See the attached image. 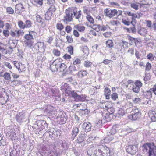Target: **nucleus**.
Instances as JSON below:
<instances>
[{
  "label": "nucleus",
  "instance_id": "1",
  "mask_svg": "<svg viewBox=\"0 0 156 156\" xmlns=\"http://www.w3.org/2000/svg\"><path fill=\"white\" fill-rule=\"evenodd\" d=\"M143 152L148 156H156V145L153 143H147L144 144L142 147Z\"/></svg>",
  "mask_w": 156,
  "mask_h": 156
},
{
  "label": "nucleus",
  "instance_id": "2",
  "mask_svg": "<svg viewBox=\"0 0 156 156\" xmlns=\"http://www.w3.org/2000/svg\"><path fill=\"white\" fill-rule=\"evenodd\" d=\"M105 15L110 18H112L113 16L117 15L119 16L122 14V12L119 10L117 11L115 9L113 10L110 8H107L104 10Z\"/></svg>",
  "mask_w": 156,
  "mask_h": 156
},
{
  "label": "nucleus",
  "instance_id": "3",
  "mask_svg": "<svg viewBox=\"0 0 156 156\" xmlns=\"http://www.w3.org/2000/svg\"><path fill=\"white\" fill-rule=\"evenodd\" d=\"M138 143L136 142L133 145H129L126 147V151L131 154H135L138 151Z\"/></svg>",
  "mask_w": 156,
  "mask_h": 156
},
{
  "label": "nucleus",
  "instance_id": "4",
  "mask_svg": "<svg viewBox=\"0 0 156 156\" xmlns=\"http://www.w3.org/2000/svg\"><path fill=\"white\" fill-rule=\"evenodd\" d=\"M77 12L76 8H75L73 10H71L69 11L66 12V15L64 17V20L67 22H70L72 20L73 16H75L76 15Z\"/></svg>",
  "mask_w": 156,
  "mask_h": 156
},
{
  "label": "nucleus",
  "instance_id": "5",
  "mask_svg": "<svg viewBox=\"0 0 156 156\" xmlns=\"http://www.w3.org/2000/svg\"><path fill=\"white\" fill-rule=\"evenodd\" d=\"M87 153L90 156H102L101 151L100 147L98 150L95 147H91L88 150Z\"/></svg>",
  "mask_w": 156,
  "mask_h": 156
},
{
  "label": "nucleus",
  "instance_id": "6",
  "mask_svg": "<svg viewBox=\"0 0 156 156\" xmlns=\"http://www.w3.org/2000/svg\"><path fill=\"white\" fill-rule=\"evenodd\" d=\"M71 95L76 101H85L86 99V95H79L74 90H73L71 92Z\"/></svg>",
  "mask_w": 156,
  "mask_h": 156
},
{
  "label": "nucleus",
  "instance_id": "7",
  "mask_svg": "<svg viewBox=\"0 0 156 156\" xmlns=\"http://www.w3.org/2000/svg\"><path fill=\"white\" fill-rule=\"evenodd\" d=\"M132 113L131 115L128 116L129 118L133 120H136L139 118L141 114L139 112L138 108L134 109L131 112Z\"/></svg>",
  "mask_w": 156,
  "mask_h": 156
},
{
  "label": "nucleus",
  "instance_id": "8",
  "mask_svg": "<svg viewBox=\"0 0 156 156\" xmlns=\"http://www.w3.org/2000/svg\"><path fill=\"white\" fill-rule=\"evenodd\" d=\"M116 132L115 129H112L107 136L102 140L103 143H107L112 141L114 138L113 135L115 134Z\"/></svg>",
  "mask_w": 156,
  "mask_h": 156
},
{
  "label": "nucleus",
  "instance_id": "9",
  "mask_svg": "<svg viewBox=\"0 0 156 156\" xmlns=\"http://www.w3.org/2000/svg\"><path fill=\"white\" fill-rule=\"evenodd\" d=\"M36 125L39 127L38 128L40 131L43 129L46 130L48 129V124L45 120H38L36 122Z\"/></svg>",
  "mask_w": 156,
  "mask_h": 156
},
{
  "label": "nucleus",
  "instance_id": "10",
  "mask_svg": "<svg viewBox=\"0 0 156 156\" xmlns=\"http://www.w3.org/2000/svg\"><path fill=\"white\" fill-rule=\"evenodd\" d=\"M13 64L18 70L19 72H24L26 70L25 65L22 64L21 63H20L17 61H14L12 62Z\"/></svg>",
  "mask_w": 156,
  "mask_h": 156
},
{
  "label": "nucleus",
  "instance_id": "11",
  "mask_svg": "<svg viewBox=\"0 0 156 156\" xmlns=\"http://www.w3.org/2000/svg\"><path fill=\"white\" fill-rule=\"evenodd\" d=\"M142 86V83L140 80H136L132 88V90L135 93H138L140 90V88Z\"/></svg>",
  "mask_w": 156,
  "mask_h": 156
},
{
  "label": "nucleus",
  "instance_id": "12",
  "mask_svg": "<svg viewBox=\"0 0 156 156\" xmlns=\"http://www.w3.org/2000/svg\"><path fill=\"white\" fill-rule=\"evenodd\" d=\"M25 115L24 112H22L18 113L16 115L15 119L19 123H21L24 119Z\"/></svg>",
  "mask_w": 156,
  "mask_h": 156
},
{
  "label": "nucleus",
  "instance_id": "13",
  "mask_svg": "<svg viewBox=\"0 0 156 156\" xmlns=\"http://www.w3.org/2000/svg\"><path fill=\"white\" fill-rule=\"evenodd\" d=\"M37 33L34 31H30L28 34H25L24 38L27 40H31L35 37Z\"/></svg>",
  "mask_w": 156,
  "mask_h": 156
},
{
  "label": "nucleus",
  "instance_id": "14",
  "mask_svg": "<svg viewBox=\"0 0 156 156\" xmlns=\"http://www.w3.org/2000/svg\"><path fill=\"white\" fill-rule=\"evenodd\" d=\"M100 148L101 151L102 156H109V155L110 151L109 149L106 147H104L103 146H100Z\"/></svg>",
  "mask_w": 156,
  "mask_h": 156
},
{
  "label": "nucleus",
  "instance_id": "15",
  "mask_svg": "<svg viewBox=\"0 0 156 156\" xmlns=\"http://www.w3.org/2000/svg\"><path fill=\"white\" fill-rule=\"evenodd\" d=\"M59 60L57 59L55 60L53 63L51 64L50 66V69L52 72H55L57 71L58 69V63Z\"/></svg>",
  "mask_w": 156,
  "mask_h": 156
},
{
  "label": "nucleus",
  "instance_id": "16",
  "mask_svg": "<svg viewBox=\"0 0 156 156\" xmlns=\"http://www.w3.org/2000/svg\"><path fill=\"white\" fill-rule=\"evenodd\" d=\"M61 90L63 91H65L67 94H71V88L69 86L68 84L65 83L61 87Z\"/></svg>",
  "mask_w": 156,
  "mask_h": 156
},
{
  "label": "nucleus",
  "instance_id": "17",
  "mask_svg": "<svg viewBox=\"0 0 156 156\" xmlns=\"http://www.w3.org/2000/svg\"><path fill=\"white\" fill-rule=\"evenodd\" d=\"M33 48L37 50H44V45L43 42H38L33 47Z\"/></svg>",
  "mask_w": 156,
  "mask_h": 156
},
{
  "label": "nucleus",
  "instance_id": "18",
  "mask_svg": "<svg viewBox=\"0 0 156 156\" xmlns=\"http://www.w3.org/2000/svg\"><path fill=\"white\" fill-rule=\"evenodd\" d=\"M143 94L142 96H143V98L149 99L152 97V93L150 90H147L145 91H142ZM141 94H142L141 93Z\"/></svg>",
  "mask_w": 156,
  "mask_h": 156
},
{
  "label": "nucleus",
  "instance_id": "19",
  "mask_svg": "<svg viewBox=\"0 0 156 156\" xmlns=\"http://www.w3.org/2000/svg\"><path fill=\"white\" fill-rule=\"evenodd\" d=\"M59 60L58 63V69H60V72H64L67 67L66 65L63 63H61V61H62V59H58Z\"/></svg>",
  "mask_w": 156,
  "mask_h": 156
},
{
  "label": "nucleus",
  "instance_id": "20",
  "mask_svg": "<svg viewBox=\"0 0 156 156\" xmlns=\"http://www.w3.org/2000/svg\"><path fill=\"white\" fill-rule=\"evenodd\" d=\"M79 131V129L77 127H74L72 131L71 138L73 140L76 136Z\"/></svg>",
  "mask_w": 156,
  "mask_h": 156
},
{
  "label": "nucleus",
  "instance_id": "21",
  "mask_svg": "<svg viewBox=\"0 0 156 156\" xmlns=\"http://www.w3.org/2000/svg\"><path fill=\"white\" fill-rule=\"evenodd\" d=\"M73 65L76 66L78 68H80L81 64L80 60L77 58H74L73 60Z\"/></svg>",
  "mask_w": 156,
  "mask_h": 156
},
{
  "label": "nucleus",
  "instance_id": "22",
  "mask_svg": "<svg viewBox=\"0 0 156 156\" xmlns=\"http://www.w3.org/2000/svg\"><path fill=\"white\" fill-rule=\"evenodd\" d=\"M83 128L87 131H90L91 130V124L90 122H85L82 125Z\"/></svg>",
  "mask_w": 156,
  "mask_h": 156
},
{
  "label": "nucleus",
  "instance_id": "23",
  "mask_svg": "<svg viewBox=\"0 0 156 156\" xmlns=\"http://www.w3.org/2000/svg\"><path fill=\"white\" fill-rule=\"evenodd\" d=\"M88 74L86 70H81L78 73V75L79 77L82 78L87 76Z\"/></svg>",
  "mask_w": 156,
  "mask_h": 156
},
{
  "label": "nucleus",
  "instance_id": "24",
  "mask_svg": "<svg viewBox=\"0 0 156 156\" xmlns=\"http://www.w3.org/2000/svg\"><path fill=\"white\" fill-rule=\"evenodd\" d=\"M128 43L127 42L124 41L120 42L119 45L121 48V49L126 48L128 47Z\"/></svg>",
  "mask_w": 156,
  "mask_h": 156
},
{
  "label": "nucleus",
  "instance_id": "25",
  "mask_svg": "<svg viewBox=\"0 0 156 156\" xmlns=\"http://www.w3.org/2000/svg\"><path fill=\"white\" fill-rule=\"evenodd\" d=\"M54 109V108L50 105H48L45 108L44 112L48 113H50Z\"/></svg>",
  "mask_w": 156,
  "mask_h": 156
},
{
  "label": "nucleus",
  "instance_id": "26",
  "mask_svg": "<svg viewBox=\"0 0 156 156\" xmlns=\"http://www.w3.org/2000/svg\"><path fill=\"white\" fill-rule=\"evenodd\" d=\"M79 68H78V67H77V68H76L75 66L74 65H71L69 67V69L70 71V72L71 73H73L75 72H76L77 71Z\"/></svg>",
  "mask_w": 156,
  "mask_h": 156
},
{
  "label": "nucleus",
  "instance_id": "27",
  "mask_svg": "<svg viewBox=\"0 0 156 156\" xmlns=\"http://www.w3.org/2000/svg\"><path fill=\"white\" fill-rule=\"evenodd\" d=\"M111 94V90L108 88H105L104 90V94L107 99L109 98V95Z\"/></svg>",
  "mask_w": 156,
  "mask_h": 156
},
{
  "label": "nucleus",
  "instance_id": "28",
  "mask_svg": "<svg viewBox=\"0 0 156 156\" xmlns=\"http://www.w3.org/2000/svg\"><path fill=\"white\" fill-rule=\"evenodd\" d=\"M74 28L80 32L83 31L85 29V27H84L78 25L75 26H74Z\"/></svg>",
  "mask_w": 156,
  "mask_h": 156
},
{
  "label": "nucleus",
  "instance_id": "29",
  "mask_svg": "<svg viewBox=\"0 0 156 156\" xmlns=\"http://www.w3.org/2000/svg\"><path fill=\"white\" fill-rule=\"evenodd\" d=\"M46 57L42 55H40L37 57V60L39 61L40 63H41L46 59Z\"/></svg>",
  "mask_w": 156,
  "mask_h": 156
},
{
  "label": "nucleus",
  "instance_id": "30",
  "mask_svg": "<svg viewBox=\"0 0 156 156\" xmlns=\"http://www.w3.org/2000/svg\"><path fill=\"white\" fill-rule=\"evenodd\" d=\"M86 18L87 21L91 24H93L94 23V20L92 17L90 15H87Z\"/></svg>",
  "mask_w": 156,
  "mask_h": 156
},
{
  "label": "nucleus",
  "instance_id": "31",
  "mask_svg": "<svg viewBox=\"0 0 156 156\" xmlns=\"http://www.w3.org/2000/svg\"><path fill=\"white\" fill-rule=\"evenodd\" d=\"M106 44L107 47L111 48L113 47V42L111 40H109L107 41L106 42Z\"/></svg>",
  "mask_w": 156,
  "mask_h": 156
},
{
  "label": "nucleus",
  "instance_id": "32",
  "mask_svg": "<svg viewBox=\"0 0 156 156\" xmlns=\"http://www.w3.org/2000/svg\"><path fill=\"white\" fill-rule=\"evenodd\" d=\"M22 6V4H17L15 6V10L16 11H18V12L20 13V12H22V9L21 8Z\"/></svg>",
  "mask_w": 156,
  "mask_h": 156
},
{
  "label": "nucleus",
  "instance_id": "33",
  "mask_svg": "<svg viewBox=\"0 0 156 156\" xmlns=\"http://www.w3.org/2000/svg\"><path fill=\"white\" fill-rule=\"evenodd\" d=\"M37 21L39 23L41 26L43 24V22L42 21L43 19L39 15H37L36 16Z\"/></svg>",
  "mask_w": 156,
  "mask_h": 156
},
{
  "label": "nucleus",
  "instance_id": "34",
  "mask_svg": "<svg viewBox=\"0 0 156 156\" xmlns=\"http://www.w3.org/2000/svg\"><path fill=\"white\" fill-rule=\"evenodd\" d=\"M3 76L5 80L8 81L10 80L11 77L10 74L9 73L7 72L5 73Z\"/></svg>",
  "mask_w": 156,
  "mask_h": 156
},
{
  "label": "nucleus",
  "instance_id": "35",
  "mask_svg": "<svg viewBox=\"0 0 156 156\" xmlns=\"http://www.w3.org/2000/svg\"><path fill=\"white\" fill-rule=\"evenodd\" d=\"M34 43L32 41H28L25 42V45L26 47L29 48H32L34 47Z\"/></svg>",
  "mask_w": 156,
  "mask_h": 156
},
{
  "label": "nucleus",
  "instance_id": "36",
  "mask_svg": "<svg viewBox=\"0 0 156 156\" xmlns=\"http://www.w3.org/2000/svg\"><path fill=\"white\" fill-rule=\"evenodd\" d=\"M25 24L26 28H29L32 27V23L30 20H26L25 21Z\"/></svg>",
  "mask_w": 156,
  "mask_h": 156
},
{
  "label": "nucleus",
  "instance_id": "37",
  "mask_svg": "<svg viewBox=\"0 0 156 156\" xmlns=\"http://www.w3.org/2000/svg\"><path fill=\"white\" fill-rule=\"evenodd\" d=\"M147 58L150 60L152 61L154 59V58H155V55H154L151 53H150L147 55Z\"/></svg>",
  "mask_w": 156,
  "mask_h": 156
},
{
  "label": "nucleus",
  "instance_id": "38",
  "mask_svg": "<svg viewBox=\"0 0 156 156\" xmlns=\"http://www.w3.org/2000/svg\"><path fill=\"white\" fill-rule=\"evenodd\" d=\"M130 6L131 8L134 9L135 10H137L138 9L139 4L138 3H131Z\"/></svg>",
  "mask_w": 156,
  "mask_h": 156
},
{
  "label": "nucleus",
  "instance_id": "39",
  "mask_svg": "<svg viewBox=\"0 0 156 156\" xmlns=\"http://www.w3.org/2000/svg\"><path fill=\"white\" fill-rule=\"evenodd\" d=\"M9 44L10 45L9 48L11 49L12 50L11 52H12V49L16 47V43H15L13 41H9Z\"/></svg>",
  "mask_w": 156,
  "mask_h": 156
},
{
  "label": "nucleus",
  "instance_id": "40",
  "mask_svg": "<svg viewBox=\"0 0 156 156\" xmlns=\"http://www.w3.org/2000/svg\"><path fill=\"white\" fill-rule=\"evenodd\" d=\"M80 50L84 53L86 54L88 51V48L87 46H82L80 47Z\"/></svg>",
  "mask_w": 156,
  "mask_h": 156
},
{
  "label": "nucleus",
  "instance_id": "41",
  "mask_svg": "<svg viewBox=\"0 0 156 156\" xmlns=\"http://www.w3.org/2000/svg\"><path fill=\"white\" fill-rule=\"evenodd\" d=\"M18 25L19 27L22 29H24L25 27V24L21 21L18 22Z\"/></svg>",
  "mask_w": 156,
  "mask_h": 156
},
{
  "label": "nucleus",
  "instance_id": "42",
  "mask_svg": "<svg viewBox=\"0 0 156 156\" xmlns=\"http://www.w3.org/2000/svg\"><path fill=\"white\" fill-rule=\"evenodd\" d=\"M51 13H50L48 11L45 14V19L46 20H49L50 19L52 16Z\"/></svg>",
  "mask_w": 156,
  "mask_h": 156
},
{
  "label": "nucleus",
  "instance_id": "43",
  "mask_svg": "<svg viewBox=\"0 0 156 156\" xmlns=\"http://www.w3.org/2000/svg\"><path fill=\"white\" fill-rule=\"evenodd\" d=\"M84 136H83L81 134L79 135V137L77 139V142L78 143H80L83 142L84 140Z\"/></svg>",
  "mask_w": 156,
  "mask_h": 156
},
{
  "label": "nucleus",
  "instance_id": "44",
  "mask_svg": "<svg viewBox=\"0 0 156 156\" xmlns=\"http://www.w3.org/2000/svg\"><path fill=\"white\" fill-rule=\"evenodd\" d=\"M125 112L122 109H120L118 111L117 114L119 115V116H123L125 115Z\"/></svg>",
  "mask_w": 156,
  "mask_h": 156
},
{
  "label": "nucleus",
  "instance_id": "45",
  "mask_svg": "<svg viewBox=\"0 0 156 156\" xmlns=\"http://www.w3.org/2000/svg\"><path fill=\"white\" fill-rule=\"evenodd\" d=\"M6 12L9 14H12L14 13V10L12 8L9 7L6 8Z\"/></svg>",
  "mask_w": 156,
  "mask_h": 156
},
{
  "label": "nucleus",
  "instance_id": "46",
  "mask_svg": "<svg viewBox=\"0 0 156 156\" xmlns=\"http://www.w3.org/2000/svg\"><path fill=\"white\" fill-rule=\"evenodd\" d=\"M92 65V63L88 61H85L84 65L86 67H90Z\"/></svg>",
  "mask_w": 156,
  "mask_h": 156
},
{
  "label": "nucleus",
  "instance_id": "47",
  "mask_svg": "<svg viewBox=\"0 0 156 156\" xmlns=\"http://www.w3.org/2000/svg\"><path fill=\"white\" fill-rule=\"evenodd\" d=\"M56 9L55 8V6H51V7L49 8L48 9V11L51 14L56 10Z\"/></svg>",
  "mask_w": 156,
  "mask_h": 156
},
{
  "label": "nucleus",
  "instance_id": "48",
  "mask_svg": "<svg viewBox=\"0 0 156 156\" xmlns=\"http://www.w3.org/2000/svg\"><path fill=\"white\" fill-rule=\"evenodd\" d=\"M133 21L130 22L126 20L125 19H122V22L125 25L127 26H129L130 25V24H133Z\"/></svg>",
  "mask_w": 156,
  "mask_h": 156
},
{
  "label": "nucleus",
  "instance_id": "49",
  "mask_svg": "<svg viewBox=\"0 0 156 156\" xmlns=\"http://www.w3.org/2000/svg\"><path fill=\"white\" fill-rule=\"evenodd\" d=\"M68 52L71 54L72 55L73 53V47L71 45L68 47Z\"/></svg>",
  "mask_w": 156,
  "mask_h": 156
},
{
  "label": "nucleus",
  "instance_id": "50",
  "mask_svg": "<svg viewBox=\"0 0 156 156\" xmlns=\"http://www.w3.org/2000/svg\"><path fill=\"white\" fill-rule=\"evenodd\" d=\"M112 106V103L110 102H107L105 103V107L108 109L110 108Z\"/></svg>",
  "mask_w": 156,
  "mask_h": 156
},
{
  "label": "nucleus",
  "instance_id": "51",
  "mask_svg": "<svg viewBox=\"0 0 156 156\" xmlns=\"http://www.w3.org/2000/svg\"><path fill=\"white\" fill-rule=\"evenodd\" d=\"M7 50L3 48H2L0 49V57H1V54H3L4 55L7 54Z\"/></svg>",
  "mask_w": 156,
  "mask_h": 156
},
{
  "label": "nucleus",
  "instance_id": "52",
  "mask_svg": "<svg viewBox=\"0 0 156 156\" xmlns=\"http://www.w3.org/2000/svg\"><path fill=\"white\" fill-rule=\"evenodd\" d=\"M53 53L55 56H60V51L57 49H54L53 51Z\"/></svg>",
  "mask_w": 156,
  "mask_h": 156
},
{
  "label": "nucleus",
  "instance_id": "53",
  "mask_svg": "<svg viewBox=\"0 0 156 156\" xmlns=\"http://www.w3.org/2000/svg\"><path fill=\"white\" fill-rule=\"evenodd\" d=\"M66 39L67 40V41L69 43H72L73 42V39L72 37L70 36H67L66 37Z\"/></svg>",
  "mask_w": 156,
  "mask_h": 156
},
{
  "label": "nucleus",
  "instance_id": "54",
  "mask_svg": "<svg viewBox=\"0 0 156 156\" xmlns=\"http://www.w3.org/2000/svg\"><path fill=\"white\" fill-rule=\"evenodd\" d=\"M132 101L134 104H139L140 102V99L139 98H135Z\"/></svg>",
  "mask_w": 156,
  "mask_h": 156
},
{
  "label": "nucleus",
  "instance_id": "55",
  "mask_svg": "<svg viewBox=\"0 0 156 156\" xmlns=\"http://www.w3.org/2000/svg\"><path fill=\"white\" fill-rule=\"evenodd\" d=\"M43 0H34V2L36 4L41 6L43 3Z\"/></svg>",
  "mask_w": 156,
  "mask_h": 156
},
{
  "label": "nucleus",
  "instance_id": "56",
  "mask_svg": "<svg viewBox=\"0 0 156 156\" xmlns=\"http://www.w3.org/2000/svg\"><path fill=\"white\" fill-rule=\"evenodd\" d=\"M56 27L57 29L60 31L64 28L63 25L61 23H57L56 25Z\"/></svg>",
  "mask_w": 156,
  "mask_h": 156
},
{
  "label": "nucleus",
  "instance_id": "57",
  "mask_svg": "<svg viewBox=\"0 0 156 156\" xmlns=\"http://www.w3.org/2000/svg\"><path fill=\"white\" fill-rule=\"evenodd\" d=\"M112 62V61L111 60L105 59L103 61V62L105 65H108L110 63L111 64Z\"/></svg>",
  "mask_w": 156,
  "mask_h": 156
},
{
  "label": "nucleus",
  "instance_id": "58",
  "mask_svg": "<svg viewBox=\"0 0 156 156\" xmlns=\"http://www.w3.org/2000/svg\"><path fill=\"white\" fill-rule=\"evenodd\" d=\"M81 15V11L80 10L78 12L77 11L76 12V15L75 16V18L76 19H78L80 17Z\"/></svg>",
  "mask_w": 156,
  "mask_h": 156
},
{
  "label": "nucleus",
  "instance_id": "59",
  "mask_svg": "<svg viewBox=\"0 0 156 156\" xmlns=\"http://www.w3.org/2000/svg\"><path fill=\"white\" fill-rule=\"evenodd\" d=\"M3 33L4 35L6 37H8L9 34V32L7 30H3Z\"/></svg>",
  "mask_w": 156,
  "mask_h": 156
},
{
  "label": "nucleus",
  "instance_id": "60",
  "mask_svg": "<svg viewBox=\"0 0 156 156\" xmlns=\"http://www.w3.org/2000/svg\"><path fill=\"white\" fill-rule=\"evenodd\" d=\"M99 29L101 31H105L106 29V27L104 25L103 26H100V25H98V26Z\"/></svg>",
  "mask_w": 156,
  "mask_h": 156
},
{
  "label": "nucleus",
  "instance_id": "61",
  "mask_svg": "<svg viewBox=\"0 0 156 156\" xmlns=\"http://www.w3.org/2000/svg\"><path fill=\"white\" fill-rule=\"evenodd\" d=\"M151 64L149 63V62L147 63L146 65V67L145 68L146 70L149 71L151 69Z\"/></svg>",
  "mask_w": 156,
  "mask_h": 156
},
{
  "label": "nucleus",
  "instance_id": "62",
  "mask_svg": "<svg viewBox=\"0 0 156 156\" xmlns=\"http://www.w3.org/2000/svg\"><path fill=\"white\" fill-rule=\"evenodd\" d=\"M146 24L147 26L148 27L151 28L152 27V22L151 21L146 20Z\"/></svg>",
  "mask_w": 156,
  "mask_h": 156
},
{
  "label": "nucleus",
  "instance_id": "63",
  "mask_svg": "<svg viewBox=\"0 0 156 156\" xmlns=\"http://www.w3.org/2000/svg\"><path fill=\"white\" fill-rule=\"evenodd\" d=\"M112 98L114 100H115L118 98V94L116 93H113L111 95Z\"/></svg>",
  "mask_w": 156,
  "mask_h": 156
},
{
  "label": "nucleus",
  "instance_id": "64",
  "mask_svg": "<svg viewBox=\"0 0 156 156\" xmlns=\"http://www.w3.org/2000/svg\"><path fill=\"white\" fill-rule=\"evenodd\" d=\"M72 30V28L69 26H67L65 28V30L67 32V33H69Z\"/></svg>",
  "mask_w": 156,
  "mask_h": 156
}]
</instances>
